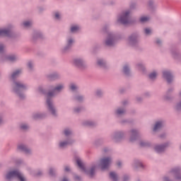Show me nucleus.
Segmentation results:
<instances>
[{
	"mask_svg": "<svg viewBox=\"0 0 181 181\" xmlns=\"http://www.w3.org/2000/svg\"><path fill=\"white\" fill-rule=\"evenodd\" d=\"M21 74H22V69H16L9 76L10 80L12 81L11 92L13 94H15V95H16L19 100H25L26 98L25 91L28 90V84L16 80V78H18Z\"/></svg>",
	"mask_w": 181,
	"mask_h": 181,
	"instance_id": "f257e3e1",
	"label": "nucleus"
},
{
	"mask_svg": "<svg viewBox=\"0 0 181 181\" xmlns=\"http://www.w3.org/2000/svg\"><path fill=\"white\" fill-rule=\"evenodd\" d=\"M102 30L104 33H107V35L103 42L105 46H106L107 47H112L115 46L117 36H115V34H114V33L110 32V25H105Z\"/></svg>",
	"mask_w": 181,
	"mask_h": 181,
	"instance_id": "f03ea898",
	"label": "nucleus"
},
{
	"mask_svg": "<svg viewBox=\"0 0 181 181\" xmlns=\"http://www.w3.org/2000/svg\"><path fill=\"white\" fill-rule=\"evenodd\" d=\"M131 9H136V4L132 3L130 5V9L122 12V15L118 19V22L122 23V25H129V23H132V21L131 20V13H132V11Z\"/></svg>",
	"mask_w": 181,
	"mask_h": 181,
	"instance_id": "7ed1b4c3",
	"label": "nucleus"
},
{
	"mask_svg": "<svg viewBox=\"0 0 181 181\" xmlns=\"http://www.w3.org/2000/svg\"><path fill=\"white\" fill-rule=\"evenodd\" d=\"M0 37H8L9 39L16 37V34L13 32V26L9 24L4 28H0Z\"/></svg>",
	"mask_w": 181,
	"mask_h": 181,
	"instance_id": "20e7f679",
	"label": "nucleus"
},
{
	"mask_svg": "<svg viewBox=\"0 0 181 181\" xmlns=\"http://www.w3.org/2000/svg\"><path fill=\"white\" fill-rule=\"evenodd\" d=\"M76 43V40L74 37L71 35H67L65 39V44L61 48V52L63 54H66V53H69L70 50H71V47H73V45Z\"/></svg>",
	"mask_w": 181,
	"mask_h": 181,
	"instance_id": "39448f33",
	"label": "nucleus"
},
{
	"mask_svg": "<svg viewBox=\"0 0 181 181\" xmlns=\"http://www.w3.org/2000/svg\"><path fill=\"white\" fill-rule=\"evenodd\" d=\"M6 179L11 181V179H16L18 181H26L25 175L19 170H11L6 175Z\"/></svg>",
	"mask_w": 181,
	"mask_h": 181,
	"instance_id": "423d86ee",
	"label": "nucleus"
},
{
	"mask_svg": "<svg viewBox=\"0 0 181 181\" xmlns=\"http://www.w3.org/2000/svg\"><path fill=\"white\" fill-rule=\"evenodd\" d=\"M139 34L138 33H134L131 34L127 39V43L129 46L132 47H138L139 44Z\"/></svg>",
	"mask_w": 181,
	"mask_h": 181,
	"instance_id": "0eeeda50",
	"label": "nucleus"
},
{
	"mask_svg": "<svg viewBox=\"0 0 181 181\" xmlns=\"http://www.w3.org/2000/svg\"><path fill=\"white\" fill-rule=\"evenodd\" d=\"M124 136L125 132H124V131L117 130L111 134L110 138L112 141H113V142H115V144H118L124 139Z\"/></svg>",
	"mask_w": 181,
	"mask_h": 181,
	"instance_id": "6e6552de",
	"label": "nucleus"
},
{
	"mask_svg": "<svg viewBox=\"0 0 181 181\" xmlns=\"http://www.w3.org/2000/svg\"><path fill=\"white\" fill-rule=\"evenodd\" d=\"M46 104H47V110L49 114H50V115H52L53 118H57V117H59V112L57 111V107H56V105H54V103L50 102L49 100H48L47 103Z\"/></svg>",
	"mask_w": 181,
	"mask_h": 181,
	"instance_id": "1a4fd4ad",
	"label": "nucleus"
},
{
	"mask_svg": "<svg viewBox=\"0 0 181 181\" xmlns=\"http://www.w3.org/2000/svg\"><path fill=\"white\" fill-rule=\"evenodd\" d=\"M76 142V140L73 138H66L62 140H60L58 143V148L59 149H66L67 146H71Z\"/></svg>",
	"mask_w": 181,
	"mask_h": 181,
	"instance_id": "9d476101",
	"label": "nucleus"
},
{
	"mask_svg": "<svg viewBox=\"0 0 181 181\" xmlns=\"http://www.w3.org/2000/svg\"><path fill=\"white\" fill-rule=\"evenodd\" d=\"M73 64L79 70H86L87 69V64H86V61L84 59L81 57H76L73 59Z\"/></svg>",
	"mask_w": 181,
	"mask_h": 181,
	"instance_id": "9b49d317",
	"label": "nucleus"
},
{
	"mask_svg": "<svg viewBox=\"0 0 181 181\" xmlns=\"http://www.w3.org/2000/svg\"><path fill=\"white\" fill-rule=\"evenodd\" d=\"M112 159L111 157H104L99 160L98 166L100 168L101 170H105L110 168L111 165V161Z\"/></svg>",
	"mask_w": 181,
	"mask_h": 181,
	"instance_id": "f8f14e48",
	"label": "nucleus"
},
{
	"mask_svg": "<svg viewBox=\"0 0 181 181\" xmlns=\"http://www.w3.org/2000/svg\"><path fill=\"white\" fill-rule=\"evenodd\" d=\"M172 145V141H166L162 144H157L154 147V151L157 153H165L166 152V148H169Z\"/></svg>",
	"mask_w": 181,
	"mask_h": 181,
	"instance_id": "ddd939ff",
	"label": "nucleus"
},
{
	"mask_svg": "<svg viewBox=\"0 0 181 181\" xmlns=\"http://www.w3.org/2000/svg\"><path fill=\"white\" fill-rule=\"evenodd\" d=\"M95 169H97V165L93 164L90 167H85V169L82 172L88 177L93 178L95 175Z\"/></svg>",
	"mask_w": 181,
	"mask_h": 181,
	"instance_id": "4468645a",
	"label": "nucleus"
},
{
	"mask_svg": "<svg viewBox=\"0 0 181 181\" xmlns=\"http://www.w3.org/2000/svg\"><path fill=\"white\" fill-rule=\"evenodd\" d=\"M169 176H174L175 180L181 181V168L175 167L168 172Z\"/></svg>",
	"mask_w": 181,
	"mask_h": 181,
	"instance_id": "2eb2a0df",
	"label": "nucleus"
},
{
	"mask_svg": "<svg viewBox=\"0 0 181 181\" xmlns=\"http://www.w3.org/2000/svg\"><path fill=\"white\" fill-rule=\"evenodd\" d=\"M165 127V120L158 119L154 122V124L152 128L153 132H159L161 131Z\"/></svg>",
	"mask_w": 181,
	"mask_h": 181,
	"instance_id": "dca6fc26",
	"label": "nucleus"
},
{
	"mask_svg": "<svg viewBox=\"0 0 181 181\" xmlns=\"http://www.w3.org/2000/svg\"><path fill=\"white\" fill-rule=\"evenodd\" d=\"M163 78L166 80L168 84H172L173 83V74L169 70H165L163 71Z\"/></svg>",
	"mask_w": 181,
	"mask_h": 181,
	"instance_id": "f3484780",
	"label": "nucleus"
},
{
	"mask_svg": "<svg viewBox=\"0 0 181 181\" xmlns=\"http://www.w3.org/2000/svg\"><path fill=\"white\" fill-rule=\"evenodd\" d=\"M127 114V107H118L115 110V115L117 118H121Z\"/></svg>",
	"mask_w": 181,
	"mask_h": 181,
	"instance_id": "a211bd4d",
	"label": "nucleus"
},
{
	"mask_svg": "<svg viewBox=\"0 0 181 181\" xmlns=\"http://www.w3.org/2000/svg\"><path fill=\"white\" fill-rule=\"evenodd\" d=\"M19 152H23L25 155H32V149L29 148L28 146L25 144H20L17 148Z\"/></svg>",
	"mask_w": 181,
	"mask_h": 181,
	"instance_id": "6ab92c4d",
	"label": "nucleus"
},
{
	"mask_svg": "<svg viewBox=\"0 0 181 181\" xmlns=\"http://www.w3.org/2000/svg\"><path fill=\"white\" fill-rule=\"evenodd\" d=\"M96 64L98 67L102 69L103 70L108 69V64H107V61L103 58L98 59Z\"/></svg>",
	"mask_w": 181,
	"mask_h": 181,
	"instance_id": "aec40b11",
	"label": "nucleus"
},
{
	"mask_svg": "<svg viewBox=\"0 0 181 181\" xmlns=\"http://www.w3.org/2000/svg\"><path fill=\"white\" fill-rule=\"evenodd\" d=\"M49 90H54L55 93H62L64 90V83H58L56 86H49Z\"/></svg>",
	"mask_w": 181,
	"mask_h": 181,
	"instance_id": "412c9836",
	"label": "nucleus"
},
{
	"mask_svg": "<svg viewBox=\"0 0 181 181\" xmlns=\"http://www.w3.org/2000/svg\"><path fill=\"white\" fill-rule=\"evenodd\" d=\"M131 136H130V142H135L136 139H138V136H139V130L133 129L131 130Z\"/></svg>",
	"mask_w": 181,
	"mask_h": 181,
	"instance_id": "4be33fe9",
	"label": "nucleus"
},
{
	"mask_svg": "<svg viewBox=\"0 0 181 181\" xmlns=\"http://www.w3.org/2000/svg\"><path fill=\"white\" fill-rule=\"evenodd\" d=\"M73 100L76 101V103H79V104H83V103H84L86 100V96H84V95L78 93L73 97Z\"/></svg>",
	"mask_w": 181,
	"mask_h": 181,
	"instance_id": "5701e85b",
	"label": "nucleus"
},
{
	"mask_svg": "<svg viewBox=\"0 0 181 181\" xmlns=\"http://www.w3.org/2000/svg\"><path fill=\"white\" fill-rule=\"evenodd\" d=\"M46 117H47V114L45 112H36L32 115L33 119H42V118H46Z\"/></svg>",
	"mask_w": 181,
	"mask_h": 181,
	"instance_id": "b1692460",
	"label": "nucleus"
},
{
	"mask_svg": "<svg viewBox=\"0 0 181 181\" xmlns=\"http://www.w3.org/2000/svg\"><path fill=\"white\" fill-rule=\"evenodd\" d=\"M122 71L124 76H127V77H129V76H131V68L129 67V64H124L123 66Z\"/></svg>",
	"mask_w": 181,
	"mask_h": 181,
	"instance_id": "393cba45",
	"label": "nucleus"
},
{
	"mask_svg": "<svg viewBox=\"0 0 181 181\" xmlns=\"http://www.w3.org/2000/svg\"><path fill=\"white\" fill-rule=\"evenodd\" d=\"M49 80H52V81H54V80H59L62 76L59 75L57 72H54L52 74H50L47 76Z\"/></svg>",
	"mask_w": 181,
	"mask_h": 181,
	"instance_id": "a878e982",
	"label": "nucleus"
},
{
	"mask_svg": "<svg viewBox=\"0 0 181 181\" xmlns=\"http://www.w3.org/2000/svg\"><path fill=\"white\" fill-rule=\"evenodd\" d=\"M83 125H84V127H90V128H94V127H97V122H94L93 120H86L83 122Z\"/></svg>",
	"mask_w": 181,
	"mask_h": 181,
	"instance_id": "bb28decb",
	"label": "nucleus"
},
{
	"mask_svg": "<svg viewBox=\"0 0 181 181\" xmlns=\"http://www.w3.org/2000/svg\"><path fill=\"white\" fill-rule=\"evenodd\" d=\"M6 60L11 62V63H16V62H18V60H19V57H18V55L15 54H13L11 55L7 56Z\"/></svg>",
	"mask_w": 181,
	"mask_h": 181,
	"instance_id": "cd10ccee",
	"label": "nucleus"
},
{
	"mask_svg": "<svg viewBox=\"0 0 181 181\" xmlns=\"http://www.w3.org/2000/svg\"><path fill=\"white\" fill-rule=\"evenodd\" d=\"M33 40H37V39H43V33L40 31H34L33 34Z\"/></svg>",
	"mask_w": 181,
	"mask_h": 181,
	"instance_id": "c85d7f7f",
	"label": "nucleus"
},
{
	"mask_svg": "<svg viewBox=\"0 0 181 181\" xmlns=\"http://www.w3.org/2000/svg\"><path fill=\"white\" fill-rule=\"evenodd\" d=\"M56 94V92L54 90H51V91H49L47 94V100L46 103L49 100L51 103H53V99H52V97H54V95Z\"/></svg>",
	"mask_w": 181,
	"mask_h": 181,
	"instance_id": "c756f323",
	"label": "nucleus"
},
{
	"mask_svg": "<svg viewBox=\"0 0 181 181\" xmlns=\"http://www.w3.org/2000/svg\"><path fill=\"white\" fill-rule=\"evenodd\" d=\"M133 168L136 170H138V169H142L144 168V165H142V163H141L139 160H136L133 163Z\"/></svg>",
	"mask_w": 181,
	"mask_h": 181,
	"instance_id": "7c9ffc66",
	"label": "nucleus"
},
{
	"mask_svg": "<svg viewBox=\"0 0 181 181\" xmlns=\"http://www.w3.org/2000/svg\"><path fill=\"white\" fill-rule=\"evenodd\" d=\"M62 134L66 138H71L69 136H71V135H73V130H71V129H69V128H66L63 130Z\"/></svg>",
	"mask_w": 181,
	"mask_h": 181,
	"instance_id": "2f4dec72",
	"label": "nucleus"
},
{
	"mask_svg": "<svg viewBox=\"0 0 181 181\" xmlns=\"http://www.w3.org/2000/svg\"><path fill=\"white\" fill-rule=\"evenodd\" d=\"M132 123H134L133 119H123L119 121V124H120V125H127L128 124Z\"/></svg>",
	"mask_w": 181,
	"mask_h": 181,
	"instance_id": "473e14b6",
	"label": "nucleus"
},
{
	"mask_svg": "<svg viewBox=\"0 0 181 181\" xmlns=\"http://www.w3.org/2000/svg\"><path fill=\"white\" fill-rule=\"evenodd\" d=\"M104 144V139H98L93 141L94 146H96V148H98V146H101Z\"/></svg>",
	"mask_w": 181,
	"mask_h": 181,
	"instance_id": "72a5a7b5",
	"label": "nucleus"
},
{
	"mask_svg": "<svg viewBox=\"0 0 181 181\" xmlns=\"http://www.w3.org/2000/svg\"><path fill=\"white\" fill-rule=\"evenodd\" d=\"M30 127L29 126V124L28 123H21L20 124V129L22 131H28Z\"/></svg>",
	"mask_w": 181,
	"mask_h": 181,
	"instance_id": "f704fd0d",
	"label": "nucleus"
},
{
	"mask_svg": "<svg viewBox=\"0 0 181 181\" xmlns=\"http://www.w3.org/2000/svg\"><path fill=\"white\" fill-rule=\"evenodd\" d=\"M69 88L71 91H77V90H78V86L74 83H71L69 86Z\"/></svg>",
	"mask_w": 181,
	"mask_h": 181,
	"instance_id": "c9c22d12",
	"label": "nucleus"
},
{
	"mask_svg": "<svg viewBox=\"0 0 181 181\" xmlns=\"http://www.w3.org/2000/svg\"><path fill=\"white\" fill-rule=\"evenodd\" d=\"M140 146H142L144 148H148L151 146V142L148 141H141L139 143Z\"/></svg>",
	"mask_w": 181,
	"mask_h": 181,
	"instance_id": "e433bc0d",
	"label": "nucleus"
},
{
	"mask_svg": "<svg viewBox=\"0 0 181 181\" xmlns=\"http://www.w3.org/2000/svg\"><path fill=\"white\" fill-rule=\"evenodd\" d=\"M78 30H80V27H78V25H71L70 28L71 33H77Z\"/></svg>",
	"mask_w": 181,
	"mask_h": 181,
	"instance_id": "4c0bfd02",
	"label": "nucleus"
},
{
	"mask_svg": "<svg viewBox=\"0 0 181 181\" xmlns=\"http://www.w3.org/2000/svg\"><path fill=\"white\" fill-rule=\"evenodd\" d=\"M110 178L112 179L113 181H118V175H117L115 172H110Z\"/></svg>",
	"mask_w": 181,
	"mask_h": 181,
	"instance_id": "58836bf2",
	"label": "nucleus"
},
{
	"mask_svg": "<svg viewBox=\"0 0 181 181\" xmlns=\"http://www.w3.org/2000/svg\"><path fill=\"white\" fill-rule=\"evenodd\" d=\"M136 66H137V69H139L141 71H143L144 73L146 71V69L145 68V65H144V64L139 63L137 64Z\"/></svg>",
	"mask_w": 181,
	"mask_h": 181,
	"instance_id": "ea45409f",
	"label": "nucleus"
},
{
	"mask_svg": "<svg viewBox=\"0 0 181 181\" xmlns=\"http://www.w3.org/2000/svg\"><path fill=\"white\" fill-rule=\"evenodd\" d=\"M24 28H30L33 25V21H26L23 23Z\"/></svg>",
	"mask_w": 181,
	"mask_h": 181,
	"instance_id": "a19ab883",
	"label": "nucleus"
},
{
	"mask_svg": "<svg viewBox=\"0 0 181 181\" xmlns=\"http://www.w3.org/2000/svg\"><path fill=\"white\" fill-rule=\"evenodd\" d=\"M76 163H77L78 168H80L81 172H83L86 167H84V165H83V163L81 162V160L77 159L76 160Z\"/></svg>",
	"mask_w": 181,
	"mask_h": 181,
	"instance_id": "79ce46f5",
	"label": "nucleus"
},
{
	"mask_svg": "<svg viewBox=\"0 0 181 181\" xmlns=\"http://www.w3.org/2000/svg\"><path fill=\"white\" fill-rule=\"evenodd\" d=\"M156 76H158V73L154 71L149 74L148 77L151 80H155V78H156Z\"/></svg>",
	"mask_w": 181,
	"mask_h": 181,
	"instance_id": "37998d69",
	"label": "nucleus"
},
{
	"mask_svg": "<svg viewBox=\"0 0 181 181\" xmlns=\"http://www.w3.org/2000/svg\"><path fill=\"white\" fill-rule=\"evenodd\" d=\"M4 125H5V119L4 117V114L0 113V128Z\"/></svg>",
	"mask_w": 181,
	"mask_h": 181,
	"instance_id": "c03bdc74",
	"label": "nucleus"
},
{
	"mask_svg": "<svg viewBox=\"0 0 181 181\" xmlns=\"http://www.w3.org/2000/svg\"><path fill=\"white\" fill-rule=\"evenodd\" d=\"M144 35L146 36H151L152 35V30L151 28H144Z\"/></svg>",
	"mask_w": 181,
	"mask_h": 181,
	"instance_id": "a18cd8bd",
	"label": "nucleus"
},
{
	"mask_svg": "<svg viewBox=\"0 0 181 181\" xmlns=\"http://www.w3.org/2000/svg\"><path fill=\"white\" fill-rule=\"evenodd\" d=\"M54 18L56 21H60L62 19V16H60V13L59 11H57L54 14Z\"/></svg>",
	"mask_w": 181,
	"mask_h": 181,
	"instance_id": "49530a36",
	"label": "nucleus"
},
{
	"mask_svg": "<svg viewBox=\"0 0 181 181\" xmlns=\"http://www.w3.org/2000/svg\"><path fill=\"white\" fill-rule=\"evenodd\" d=\"M135 101H136V104H142V103L144 101V98H142L141 96H136L135 98Z\"/></svg>",
	"mask_w": 181,
	"mask_h": 181,
	"instance_id": "de8ad7c7",
	"label": "nucleus"
},
{
	"mask_svg": "<svg viewBox=\"0 0 181 181\" xmlns=\"http://www.w3.org/2000/svg\"><path fill=\"white\" fill-rule=\"evenodd\" d=\"M37 91L40 92L41 94H47V90H46V89H44L42 88V86H39L37 88Z\"/></svg>",
	"mask_w": 181,
	"mask_h": 181,
	"instance_id": "09e8293b",
	"label": "nucleus"
},
{
	"mask_svg": "<svg viewBox=\"0 0 181 181\" xmlns=\"http://www.w3.org/2000/svg\"><path fill=\"white\" fill-rule=\"evenodd\" d=\"M49 176H52V177L56 176V169L53 168H50L49 171Z\"/></svg>",
	"mask_w": 181,
	"mask_h": 181,
	"instance_id": "8fccbe9b",
	"label": "nucleus"
},
{
	"mask_svg": "<svg viewBox=\"0 0 181 181\" xmlns=\"http://www.w3.org/2000/svg\"><path fill=\"white\" fill-rule=\"evenodd\" d=\"M5 50V44L0 42V54H2Z\"/></svg>",
	"mask_w": 181,
	"mask_h": 181,
	"instance_id": "3c124183",
	"label": "nucleus"
},
{
	"mask_svg": "<svg viewBox=\"0 0 181 181\" xmlns=\"http://www.w3.org/2000/svg\"><path fill=\"white\" fill-rule=\"evenodd\" d=\"M164 101H172L173 98L169 95H165L163 96Z\"/></svg>",
	"mask_w": 181,
	"mask_h": 181,
	"instance_id": "603ef678",
	"label": "nucleus"
},
{
	"mask_svg": "<svg viewBox=\"0 0 181 181\" xmlns=\"http://www.w3.org/2000/svg\"><path fill=\"white\" fill-rule=\"evenodd\" d=\"M148 21H149V18L148 17L143 16L140 18V22H141V23H145V22H148Z\"/></svg>",
	"mask_w": 181,
	"mask_h": 181,
	"instance_id": "864d4df0",
	"label": "nucleus"
},
{
	"mask_svg": "<svg viewBox=\"0 0 181 181\" xmlns=\"http://www.w3.org/2000/svg\"><path fill=\"white\" fill-rule=\"evenodd\" d=\"M81 110H83V107H77L74 108V112L76 114H78V112H81Z\"/></svg>",
	"mask_w": 181,
	"mask_h": 181,
	"instance_id": "5fc2aeb1",
	"label": "nucleus"
},
{
	"mask_svg": "<svg viewBox=\"0 0 181 181\" xmlns=\"http://www.w3.org/2000/svg\"><path fill=\"white\" fill-rule=\"evenodd\" d=\"M74 180H75V181H83V179L81 178V176H79L78 175H74Z\"/></svg>",
	"mask_w": 181,
	"mask_h": 181,
	"instance_id": "6e6d98bb",
	"label": "nucleus"
},
{
	"mask_svg": "<svg viewBox=\"0 0 181 181\" xmlns=\"http://www.w3.org/2000/svg\"><path fill=\"white\" fill-rule=\"evenodd\" d=\"M103 94H104V92L102 90H98L96 91L97 97H103Z\"/></svg>",
	"mask_w": 181,
	"mask_h": 181,
	"instance_id": "4d7b16f0",
	"label": "nucleus"
},
{
	"mask_svg": "<svg viewBox=\"0 0 181 181\" xmlns=\"http://www.w3.org/2000/svg\"><path fill=\"white\" fill-rule=\"evenodd\" d=\"M167 136L168 134H166V133H161L160 134H159L158 138H160V139H166Z\"/></svg>",
	"mask_w": 181,
	"mask_h": 181,
	"instance_id": "13d9d810",
	"label": "nucleus"
},
{
	"mask_svg": "<svg viewBox=\"0 0 181 181\" xmlns=\"http://www.w3.org/2000/svg\"><path fill=\"white\" fill-rule=\"evenodd\" d=\"M128 104H129V101L128 100H124L123 101H122V105L121 107H127V105H128Z\"/></svg>",
	"mask_w": 181,
	"mask_h": 181,
	"instance_id": "bf43d9fd",
	"label": "nucleus"
},
{
	"mask_svg": "<svg viewBox=\"0 0 181 181\" xmlns=\"http://www.w3.org/2000/svg\"><path fill=\"white\" fill-rule=\"evenodd\" d=\"M28 67L29 70L30 71L33 70V64L32 62H28Z\"/></svg>",
	"mask_w": 181,
	"mask_h": 181,
	"instance_id": "052dcab7",
	"label": "nucleus"
},
{
	"mask_svg": "<svg viewBox=\"0 0 181 181\" xmlns=\"http://www.w3.org/2000/svg\"><path fill=\"white\" fill-rule=\"evenodd\" d=\"M175 91V88H169L167 90V94H170V93H173Z\"/></svg>",
	"mask_w": 181,
	"mask_h": 181,
	"instance_id": "680f3d73",
	"label": "nucleus"
},
{
	"mask_svg": "<svg viewBox=\"0 0 181 181\" xmlns=\"http://www.w3.org/2000/svg\"><path fill=\"white\" fill-rule=\"evenodd\" d=\"M156 45H158V46H162V40L158 38L156 40Z\"/></svg>",
	"mask_w": 181,
	"mask_h": 181,
	"instance_id": "e2e57ef3",
	"label": "nucleus"
},
{
	"mask_svg": "<svg viewBox=\"0 0 181 181\" xmlns=\"http://www.w3.org/2000/svg\"><path fill=\"white\" fill-rule=\"evenodd\" d=\"M37 11H38L39 13H42V12H43V11H45V8L42 6H40L37 8Z\"/></svg>",
	"mask_w": 181,
	"mask_h": 181,
	"instance_id": "0e129e2a",
	"label": "nucleus"
},
{
	"mask_svg": "<svg viewBox=\"0 0 181 181\" xmlns=\"http://www.w3.org/2000/svg\"><path fill=\"white\" fill-rule=\"evenodd\" d=\"M123 181H129V175H124L123 177Z\"/></svg>",
	"mask_w": 181,
	"mask_h": 181,
	"instance_id": "69168bd1",
	"label": "nucleus"
},
{
	"mask_svg": "<svg viewBox=\"0 0 181 181\" xmlns=\"http://www.w3.org/2000/svg\"><path fill=\"white\" fill-rule=\"evenodd\" d=\"M148 6H150V8H153V0H149Z\"/></svg>",
	"mask_w": 181,
	"mask_h": 181,
	"instance_id": "338daca9",
	"label": "nucleus"
},
{
	"mask_svg": "<svg viewBox=\"0 0 181 181\" xmlns=\"http://www.w3.org/2000/svg\"><path fill=\"white\" fill-rule=\"evenodd\" d=\"M163 181H171L170 179H169V177L165 176L163 178Z\"/></svg>",
	"mask_w": 181,
	"mask_h": 181,
	"instance_id": "774afa93",
	"label": "nucleus"
}]
</instances>
